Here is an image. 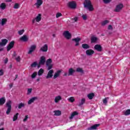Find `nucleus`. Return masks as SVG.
<instances>
[{"instance_id":"1","label":"nucleus","mask_w":130,"mask_h":130,"mask_svg":"<svg viewBox=\"0 0 130 130\" xmlns=\"http://www.w3.org/2000/svg\"><path fill=\"white\" fill-rule=\"evenodd\" d=\"M42 19V14H37L35 18H34L32 20V23L34 25H37L38 23H40L41 22V20Z\"/></svg>"},{"instance_id":"2","label":"nucleus","mask_w":130,"mask_h":130,"mask_svg":"<svg viewBox=\"0 0 130 130\" xmlns=\"http://www.w3.org/2000/svg\"><path fill=\"white\" fill-rule=\"evenodd\" d=\"M84 7L88 9V10L89 11H93V10H94L92 4H91V2L90 0H86L84 3Z\"/></svg>"},{"instance_id":"3","label":"nucleus","mask_w":130,"mask_h":130,"mask_svg":"<svg viewBox=\"0 0 130 130\" xmlns=\"http://www.w3.org/2000/svg\"><path fill=\"white\" fill-rule=\"evenodd\" d=\"M52 62V59H48L46 61V64L48 68V71L51 70L53 68V64L51 63Z\"/></svg>"},{"instance_id":"4","label":"nucleus","mask_w":130,"mask_h":130,"mask_svg":"<svg viewBox=\"0 0 130 130\" xmlns=\"http://www.w3.org/2000/svg\"><path fill=\"white\" fill-rule=\"evenodd\" d=\"M37 46L36 45H32L28 48V50L27 52L28 54H32L34 51L36 50Z\"/></svg>"},{"instance_id":"5","label":"nucleus","mask_w":130,"mask_h":130,"mask_svg":"<svg viewBox=\"0 0 130 130\" xmlns=\"http://www.w3.org/2000/svg\"><path fill=\"white\" fill-rule=\"evenodd\" d=\"M123 8V4H118L115 9V12L119 13V12H121V10H122Z\"/></svg>"},{"instance_id":"6","label":"nucleus","mask_w":130,"mask_h":130,"mask_svg":"<svg viewBox=\"0 0 130 130\" xmlns=\"http://www.w3.org/2000/svg\"><path fill=\"white\" fill-rule=\"evenodd\" d=\"M53 73H54V71H53V70H49L46 76V79H51V78L53 77Z\"/></svg>"},{"instance_id":"7","label":"nucleus","mask_w":130,"mask_h":130,"mask_svg":"<svg viewBox=\"0 0 130 130\" xmlns=\"http://www.w3.org/2000/svg\"><path fill=\"white\" fill-rule=\"evenodd\" d=\"M61 72H62V70H59L55 72L53 77V79H54V80H55V79H57V78H58L60 76Z\"/></svg>"},{"instance_id":"8","label":"nucleus","mask_w":130,"mask_h":130,"mask_svg":"<svg viewBox=\"0 0 130 130\" xmlns=\"http://www.w3.org/2000/svg\"><path fill=\"white\" fill-rule=\"evenodd\" d=\"M46 58L44 56L41 57L40 61L39 62L38 68H40V66H43L45 63Z\"/></svg>"},{"instance_id":"9","label":"nucleus","mask_w":130,"mask_h":130,"mask_svg":"<svg viewBox=\"0 0 130 130\" xmlns=\"http://www.w3.org/2000/svg\"><path fill=\"white\" fill-rule=\"evenodd\" d=\"M42 4H43V0H36L35 6L36 7L37 9H40Z\"/></svg>"},{"instance_id":"10","label":"nucleus","mask_w":130,"mask_h":130,"mask_svg":"<svg viewBox=\"0 0 130 130\" xmlns=\"http://www.w3.org/2000/svg\"><path fill=\"white\" fill-rule=\"evenodd\" d=\"M14 45H15V42L14 41H11L7 46V51H10L14 47Z\"/></svg>"},{"instance_id":"11","label":"nucleus","mask_w":130,"mask_h":130,"mask_svg":"<svg viewBox=\"0 0 130 130\" xmlns=\"http://www.w3.org/2000/svg\"><path fill=\"white\" fill-rule=\"evenodd\" d=\"M68 5V7L71 9H76V7H77V4L74 1L69 2Z\"/></svg>"},{"instance_id":"12","label":"nucleus","mask_w":130,"mask_h":130,"mask_svg":"<svg viewBox=\"0 0 130 130\" xmlns=\"http://www.w3.org/2000/svg\"><path fill=\"white\" fill-rule=\"evenodd\" d=\"M63 36L65 38H66V39H71V38L72 37V35H71V33H70L69 31H64Z\"/></svg>"},{"instance_id":"13","label":"nucleus","mask_w":130,"mask_h":130,"mask_svg":"<svg viewBox=\"0 0 130 130\" xmlns=\"http://www.w3.org/2000/svg\"><path fill=\"white\" fill-rule=\"evenodd\" d=\"M94 50L92 49H88L85 51L86 54L87 56H92L94 53Z\"/></svg>"},{"instance_id":"14","label":"nucleus","mask_w":130,"mask_h":130,"mask_svg":"<svg viewBox=\"0 0 130 130\" xmlns=\"http://www.w3.org/2000/svg\"><path fill=\"white\" fill-rule=\"evenodd\" d=\"M8 40L6 39H3L1 40V42H0V46H6L7 45V43H8Z\"/></svg>"},{"instance_id":"15","label":"nucleus","mask_w":130,"mask_h":130,"mask_svg":"<svg viewBox=\"0 0 130 130\" xmlns=\"http://www.w3.org/2000/svg\"><path fill=\"white\" fill-rule=\"evenodd\" d=\"M48 50V46L47 45V44H45L40 49L41 51H43V52H46V51H47Z\"/></svg>"},{"instance_id":"16","label":"nucleus","mask_w":130,"mask_h":130,"mask_svg":"<svg viewBox=\"0 0 130 130\" xmlns=\"http://www.w3.org/2000/svg\"><path fill=\"white\" fill-rule=\"evenodd\" d=\"M62 99V98H61V96L60 95L56 96L54 99V102L55 103H59V101H61Z\"/></svg>"},{"instance_id":"17","label":"nucleus","mask_w":130,"mask_h":130,"mask_svg":"<svg viewBox=\"0 0 130 130\" xmlns=\"http://www.w3.org/2000/svg\"><path fill=\"white\" fill-rule=\"evenodd\" d=\"M94 48L95 50H97V51L100 52L102 51V46H101V45H95Z\"/></svg>"},{"instance_id":"18","label":"nucleus","mask_w":130,"mask_h":130,"mask_svg":"<svg viewBox=\"0 0 130 130\" xmlns=\"http://www.w3.org/2000/svg\"><path fill=\"white\" fill-rule=\"evenodd\" d=\"M20 40L23 41V42H27V41H28V36L26 35H23L20 38Z\"/></svg>"},{"instance_id":"19","label":"nucleus","mask_w":130,"mask_h":130,"mask_svg":"<svg viewBox=\"0 0 130 130\" xmlns=\"http://www.w3.org/2000/svg\"><path fill=\"white\" fill-rule=\"evenodd\" d=\"M100 125V124H94V125L91 126L90 127L88 128L87 129L88 130L97 129V127H98V126H99Z\"/></svg>"},{"instance_id":"20","label":"nucleus","mask_w":130,"mask_h":130,"mask_svg":"<svg viewBox=\"0 0 130 130\" xmlns=\"http://www.w3.org/2000/svg\"><path fill=\"white\" fill-rule=\"evenodd\" d=\"M81 41V38H76L75 39H72V41H75L76 42L75 46H79V42Z\"/></svg>"},{"instance_id":"21","label":"nucleus","mask_w":130,"mask_h":130,"mask_svg":"<svg viewBox=\"0 0 130 130\" xmlns=\"http://www.w3.org/2000/svg\"><path fill=\"white\" fill-rule=\"evenodd\" d=\"M8 19L7 18H3L1 20V24L2 26H4V25H6Z\"/></svg>"},{"instance_id":"22","label":"nucleus","mask_w":130,"mask_h":130,"mask_svg":"<svg viewBox=\"0 0 130 130\" xmlns=\"http://www.w3.org/2000/svg\"><path fill=\"white\" fill-rule=\"evenodd\" d=\"M35 100H37V97H34L30 99L28 102V105H30V104H32V103H33V102H34Z\"/></svg>"},{"instance_id":"23","label":"nucleus","mask_w":130,"mask_h":130,"mask_svg":"<svg viewBox=\"0 0 130 130\" xmlns=\"http://www.w3.org/2000/svg\"><path fill=\"white\" fill-rule=\"evenodd\" d=\"M75 72V70L73 69V68H70L69 70L68 76H73Z\"/></svg>"},{"instance_id":"24","label":"nucleus","mask_w":130,"mask_h":130,"mask_svg":"<svg viewBox=\"0 0 130 130\" xmlns=\"http://www.w3.org/2000/svg\"><path fill=\"white\" fill-rule=\"evenodd\" d=\"M54 115H56V116H59V115H61V111L59 110L54 111Z\"/></svg>"},{"instance_id":"25","label":"nucleus","mask_w":130,"mask_h":130,"mask_svg":"<svg viewBox=\"0 0 130 130\" xmlns=\"http://www.w3.org/2000/svg\"><path fill=\"white\" fill-rule=\"evenodd\" d=\"M71 21L73 23L78 22V21H79V17L78 16H75L72 18Z\"/></svg>"},{"instance_id":"26","label":"nucleus","mask_w":130,"mask_h":130,"mask_svg":"<svg viewBox=\"0 0 130 130\" xmlns=\"http://www.w3.org/2000/svg\"><path fill=\"white\" fill-rule=\"evenodd\" d=\"M6 106L8 108H12V101H8L6 103Z\"/></svg>"},{"instance_id":"27","label":"nucleus","mask_w":130,"mask_h":130,"mask_svg":"<svg viewBox=\"0 0 130 130\" xmlns=\"http://www.w3.org/2000/svg\"><path fill=\"white\" fill-rule=\"evenodd\" d=\"M98 40V38H97L96 37H92L91 39L92 43H95V42H97Z\"/></svg>"},{"instance_id":"28","label":"nucleus","mask_w":130,"mask_h":130,"mask_svg":"<svg viewBox=\"0 0 130 130\" xmlns=\"http://www.w3.org/2000/svg\"><path fill=\"white\" fill-rule=\"evenodd\" d=\"M6 103V99L5 98H2L0 99V105H4Z\"/></svg>"},{"instance_id":"29","label":"nucleus","mask_w":130,"mask_h":130,"mask_svg":"<svg viewBox=\"0 0 130 130\" xmlns=\"http://www.w3.org/2000/svg\"><path fill=\"white\" fill-rule=\"evenodd\" d=\"M76 115H78V113L77 112H74L71 114V116L70 117V119H73Z\"/></svg>"},{"instance_id":"30","label":"nucleus","mask_w":130,"mask_h":130,"mask_svg":"<svg viewBox=\"0 0 130 130\" xmlns=\"http://www.w3.org/2000/svg\"><path fill=\"white\" fill-rule=\"evenodd\" d=\"M7 7V5H6V3H3L0 5V9L2 10H5Z\"/></svg>"},{"instance_id":"31","label":"nucleus","mask_w":130,"mask_h":130,"mask_svg":"<svg viewBox=\"0 0 130 130\" xmlns=\"http://www.w3.org/2000/svg\"><path fill=\"white\" fill-rule=\"evenodd\" d=\"M94 96H95V94L93 93L87 94V97L88 99H90V100L93 99V97H94Z\"/></svg>"},{"instance_id":"32","label":"nucleus","mask_w":130,"mask_h":130,"mask_svg":"<svg viewBox=\"0 0 130 130\" xmlns=\"http://www.w3.org/2000/svg\"><path fill=\"white\" fill-rule=\"evenodd\" d=\"M82 48H83L84 49H88L90 48V46L89 45L87 44H83L82 45Z\"/></svg>"},{"instance_id":"33","label":"nucleus","mask_w":130,"mask_h":130,"mask_svg":"<svg viewBox=\"0 0 130 130\" xmlns=\"http://www.w3.org/2000/svg\"><path fill=\"white\" fill-rule=\"evenodd\" d=\"M108 23H109V21L106 20H105V21L102 22L101 25H102V26H105V25H107V24H108Z\"/></svg>"},{"instance_id":"34","label":"nucleus","mask_w":130,"mask_h":130,"mask_svg":"<svg viewBox=\"0 0 130 130\" xmlns=\"http://www.w3.org/2000/svg\"><path fill=\"white\" fill-rule=\"evenodd\" d=\"M43 73H44V70L41 69L38 73V76H41L42 75V74H43Z\"/></svg>"},{"instance_id":"35","label":"nucleus","mask_w":130,"mask_h":130,"mask_svg":"<svg viewBox=\"0 0 130 130\" xmlns=\"http://www.w3.org/2000/svg\"><path fill=\"white\" fill-rule=\"evenodd\" d=\"M14 9H18L20 8V4L19 3H15L14 6H13Z\"/></svg>"},{"instance_id":"36","label":"nucleus","mask_w":130,"mask_h":130,"mask_svg":"<svg viewBox=\"0 0 130 130\" xmlns=\"http://www.w3.org/2000/svg\"><path fill=\"white\" fill-rule=\"evenodd\" d=\"M85 99H82L81 101L79 102V106H82L83 104L85 103Z\"/></svg>"},{"instance_id":"37","label":"nucleus","mask_w":130,"mask_h":130,"mask_svg":"<svg viewBox=\"0 0 130 130\" xmlns=\"http://www.w3.org/2000/svg\"><path fill=\"white\" fill-rule=\"evenodd\" d=\"M82 17L83 20H84V21H86V20L88 19V15H87V14H83L82 15Z\"/></svg>"},{"instance_id":"38","label":"nucleus","mask_w":130,"mask_h":130,"mask_svg":"<svg viewBox=\"0 0 130 130\" xmlns=\"http://www.w3.org/2000/svg\"><path fill=\"white\" fill-rule=\"evenodd\" d=\"M37 64H38V62H34L31 64L30 67L31 68H36V67H37Z\"/></svg>"},{"instance_id":"39","label":"nucleus","mask_w":130,"mask_h":130,"mask_svg":"<svg viewBox=\"0 0 130 130\" xmlns=\"http://www.w3.org/2000/svg\"><path fill=\"white\" fill-rule=\"evenodd\" d=\"M76 72H78V73H81V74H83V73H84L83 69L80 68H78L76 69Z\"/></svg>"},{"instance_id":"40","label":"nucleus","mask_w":130,"mask_h":130,"mask_svg":"<svg viewBox=\"0 0 130 130\" xmlns=\"http://www.w3.org/2000/svg\"><path fill=\"white\" fill-rule=\"evenodd\" d=\"M68 101H69V102H71V103H73V102L75 101V98H74L73 96H71L68 99Z\"/></svg>"},{"instance_id":"41","label":"nucleus","mask_w":130,"mask_h":130,"mask_svg":"<svg viewBox=\"0 0 130 130\" xmlns=\"http://www.w3.org/2000/svg\"><path fill=\"white\" fill-rule=\"evenodd\" d=\"M24 32H25L24 29H20L18 31L19 35H23L24 34Z\"/></svg>"},{"instance_id":"42","label":"nucleus","mask_w":130,"mask_h":130,"mask_svg":"<svg viewBox=\"0 0 130 130\" xmlns=\"http://www.w3.org/2000/svg\"><path fill=\"white\" fill-rule=\"evenodd\" d=\"M18 115H19V113H17L13 117V121H16L17 119H18Z\"/></svg>"},{"instance_id":"43","label":"nucleus","mask_w":130,"mask_h":130,"mask_svg":"<svg viewBox=\"0 0 130 130\" xmlns=\"http://www.w3.org/2000/svg\"><path fill=\"white\" fill-rule=\"evenodd\" d=\"M36 76H37V72L33 73L31 76V79H35V78H36Z\"/></svg>"},{"instance_id":"44","label":"nucleus","mask_w":130,"mask_h":130,"mask_svg":"<svg viewBox=\"0 0 130 130\" xmlns=\"http://www.w3.org/2000/svg\"><path fill=\"white\" fill-rule=\"evenodd\" d=\"M24 106H25V104L21 103L18 105V108L19 109H21L22 107H24Z\"/></svg>"},{"instance_id":"45","label":"nucleus","mask_w":130,"mask_h":130,"mask_svg":"<svg viewBox=\"0 0 130 130\" xmlns=\"http://www.w3.org/2000/svg\"><path fill=\"white\" fill-rule=\"evenodd\" d=\"M107 100H108V98H105L103 100V102L105 105H107Z\"/></svg>"},{"instance_id":"46","label":"nucleus","mask_w":130,"mask_h":130,"mask_svg":"<svg viewBox=\"0 0 130 130\" xmlns=\"http://www.w3.org/2000/svg\"><path fill=\"white\" fill-rule=\"evenodd\" d=\"M124 115H129L130 114V110L128 109L126 110L124 113Z\"/></svg>"},{"instance_id":"47","label":"nucleus","mask_w":130,"mask_h":130,"mask_svg":"<svg viewBox=\"0 0 130 130\" xmlns=\"http://www.w3.org/2000/svg\"><path fill=\"white\" fill-rule=\"evenodd\" d=\"M15 59H16V61L20 62L21 61V57L19 56H18L17 57H16L15 58Z\"/></svg>"},{"instance_id":"48","label":"nucleus","mask_w":130,"mask_h":130,"mask_svg":"<svg viewBox=\"0 0 130 130\" xmlns=\"http://www.w3.org/2000/svg\"><path fill=\"white\" fill-rule=\"evenodd\" d=\"M12 108H8L7 110L6 111V114H10V112H11V110Z\"/></svg>"},{"instance_id":"49","label":"nucleus","mask_w":130,"mask_h":130,"mask_svg":"<svg viewBox=\"0 0 130 130\" xmlns=\"http://www.w3.org/2000/svg\"><path fill=\"white\" fill-rule=\"evenodd\" d=\"M61 16H62V14H61V13H57L56 14V17L57 18H59V17H61Z\"/></svg>"},{"instance_id":"50","label":"nucleus","mask_w":130,"mask_h":130,"mask_svg":"<svg viewBox=\"0 0 130 130\" xmlns=\"http://www.w3.org/2000/svg\"><path fill=\"white\" fill-rule=\"evenodd\" d=\"M32 92V88H29L27 89V94H31Z\"/></svg>"},{"instance_id":"51","label":"nucleus","mask_w":130,"mask_h":130,"mask_svg":"<svg viewBox=\"0 0 130 130\" xmlns=\"http://www.w3.org/2000/svg\"><path fill=\"white\" fill-rule=\"evenodd\" d=\"M111 2V0H104V3L105 4H108L109 3H110Z\"/></svg>"},{"instance_id":"52","label":"nucleus","mask_w":130,"mask_h":130,"mask_svg":"<svg viewBox=\"0 0 130 130\" xmlns=\"http://www.w3.org/2000/svg\"><path fill=\"white\" fill-rule=\"evenodd\" d=\"M4 75V70L3 69L0 70V76Z\"/></svg>"},{"instance_id":"53","label":"nucleus","mask_w":130,"mask_h":130,"mask_svg":"<svg viewBox=\"0 0 130 130\" xmlns=\"http://www.w3.org/2000/svg\"><path fill=\"white\" fill-rule=\"evenodd\" d=\"M108 30H112V29H113V27L111 25H110L108 26Z\"/></svg>"},{"instance_id":"54","label":"nucleus","mask_w":130,"mask_h":130,"mask_svg":"<svg viewBox=\"0 0 130 130\" xmlns=\"http://www.w3.org/2000/svg\"><path fill=\"white\" fill-rule=\"evenodd\" d=\"M4 46H0V51H3V50H4Z\"/></svg>"},{"instance_id":"55","label":"nucleus","mask_w":130,"mask_h":130,"mask_svg":"<svg viewBox=\"0 0 130 130\" xmlns=\"http://www.w3.org/2000/svg\"><path fill=\"white\" fill-rule=\"evenodd\" d=\"M27 119H28V115L25 116L24 119H23V121H26Z\"/></svg>"},{"instance_id":"56","label":"nucleus","mask_w":130,"mask_h":130,"mask_svg":"<svg viewBox=\"0 0 130 130\" xmlns=\"http://www.w3.org/2000/svg\"><path fill=\"white\" fill-rule=\"evenodd\" d=\"M9 61V59L6 58V59L4 60L5 63H7Z\"/></svg>"},{"instance_id":"57","label":"nucleus","mask_w":130,"mask_h":130,"mask_svg":"<svg viewBox=\"0 0 130 130\" xmlns=\"http://www.w3.org/2000/svg\"><path fill=\"white\" fill-rule=\"evenodd\" d=\"M5 2L6 3H11V2H13V0H6Z\"/></svg>"},{"instance_id":"58","label":"nucleus","mask_w":130,"mask_h":130,"mask_svg":"<svg viewBox=\"0 0 130 130\" xmlns=\"http://www.w3.org/2000/svg\"><path fill=\"white\" fill-rule=\"evenodd\" d=\"M9 87H10V88H12V87H13V84L12 83L10 84L9 85Z\"/></svg>"},{"instance_id":"59","label":"nucleus","mask_w":130,"mask_h":130,"mask_svg":"<svg viewBox=\"0 0 130 130\" xmlns=\"http://www.w3.org/2000/svg\"><path fill=\"white\" fill-rule=\"evenodd\" d=\"M64 76H69V74H68V73H65L64 74Z\"/></svg>"},{"instance_id":"60","label":"nucleus","mask_w":130,"mask_h":130,"mask_svg":"<svg viewBox=\"0 0 130 130\" xmlns=\"http://www.w3.org/2000/svg\"><path fill=\"white\" fill-rule=\"evenodd\" d=\"M37 82H39V81H40V78H38L37 79Z\"/></svg>"},{"instance_id":"61","label":"nucleus","mask_w":130,"mask_h":130,"mask_svg":"<svg viewBox=\"0 0 130 130\" xmlns=\"http://www.w3.org/2000/svg\"><path fill=\"white\" fill-rule=\"evenodd\" d=\"M0 130H5V128H0Z\"/></svg>"},{"instance_id":"62","label":"nucleus","mask_w":130,"mask_h":130,"mask_svg":"<svg viewBox=\"0 0 130 130\" xmlns=\"http://www.w3.org/2000/svg\"><path fill=\"white\" fill-rule=\"evenodd\" d=\"M13 56H16V53H14Z\"/></svg>"},{"instance_id":"63","label":"nucleus","mask_w":130,"mask_h":130,"mask_svg":"<svg viewBox=\"0 0 130 130\" xmlns=\"http://www.w3.org/2000/svg\"><path fill=\"white\" fill-rule=\"evenodd\" d=\"M53 37H55V35L53 34Z\"/></svg>"},{"instance_id":"64","label":"nucleus","mask_w":130,"mask_h":130,"mask_svg":"<svg viewBox=\"0 0 130 130\" xmlns=\"http://www.w3.org/2000/svg\"><path fill=\"white\" fill-rule=\"evenodd\" d=\"M0 24H1V20H0Z\"/></svg>"}]
</instances>
